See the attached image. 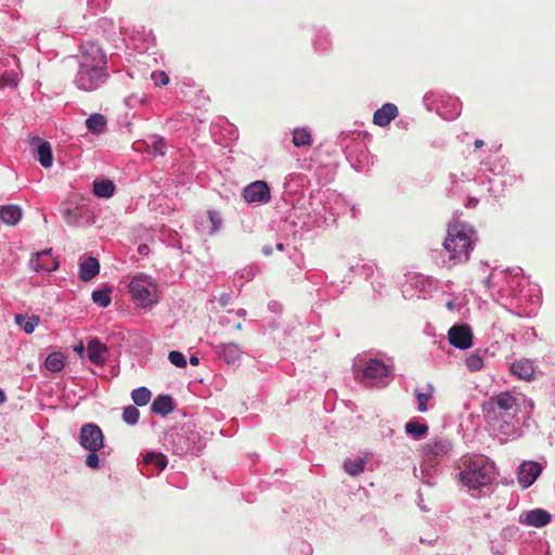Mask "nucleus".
Here are the masks:
<instances>
[{"instance_id": "2eb2a0df", "label": "nucleus", "mask_w": 555, "mask_h": 555, "mask_svg": "<svg viewBox=\"0 0 555 555\" xmlns=\"http://www.w3.org/2000/svg\"><path fill=\"white\" fill-rule=\"evenodd\" d=\"M450 450V443L446 440L429 441L423 447L424 456L428 462L437 461Z\"/></svg>"}, {"instance_id": "ddd939ff", "label": "nucleus", "mask_w": 555, "mask_h": 555, "mask_svg": "<svg viewBox=\"0 0 555 555\" xmlns=\"http://www.w3.org/2000/svg\"><path fill=\"white\" fill-rule=\"evenodd\" d=\"M552 519L551 514L542 508H534L524 513L519 521L526 526L541 528L546 526Z\"/></svg>"}, {"instance_id": "dca6fc26", "label": "nucleus", "mask_w": 555, "mask_h": 555, "mask_svg": "<svg viewBox=\"0 0 555 555\" xmlns=\"http://www.w3.org/2000/svg\"><path fill=\"white\" fill-rule=\"evenodd\" d=\"M509 371L519 379L530 382L534 379L535 369L530 360L521 359L516 360L511 364Z\"/></svg>"}, {"instance_id": "c9c22d12", "label": "nucleus", "mask_w": 555, "mask_h": 555, "mask_svg": "<svg viewBox=\"0 0 555 555\" xmlns=\"http://www.w3.org/2000/svg\"><path fill=\"white\" fill-rule=\"evenodd\" d=\"M139 417H140V412L135 406L128 405L124 409L122 420L125 423H127L129 425H134L138 423Z\"/></svg>"}, {"instance_id": "3c124183", "label": "nucleus", "mask_w": 555, "mask_h": 555, "mask_svg": "<svg viewBox=\"0 0 555 555\" xmlns=\"http://www.w3.org/2000/svg\"><path fill=\"white\" fill-rule=\"evenodd\" d=\"M146 250H147V246L146 245H141L139 246V253L141 255H145L146 254Z\"/></svg>"}, {"instance_id": "f3484780", "label": "nucleus", "mask_w": 555, "mask_h": 555, "mask_svg": "<svg viewBox=\"0 0 555 555\" xmlns=\"http://www.w3.org/2000/svg\"><path fill=\"white\" fill-rule=\"evenodd\" d=\"M33 146L36 150L38 160L44 168H49L53 163L52 147L48 141L36 138L33 141Z\"/></svg>"}, {"instance_id": "a211bd4d", "label": "nucleus", "mask_w": 555, "mask_h": 555, "mask_svg": "<svg viewBox=\"0 0 555 555\" xmlns=\"http://www.w3.org/2000/svg\"><path fill=\"white\" fill-rule=\"evenodd\" d=\"M398 115V108L392 103H386L373 116V122L379 127L389 125Z\"/></svg>"}, {"instance_id": "9b49d317", "label": "nucleus", "mask_w": 555, "mask_h": 555, "mask_svg": "<svg viewBox=\"0 0 555 555\" xmlns=\"http://www.w3.org/2000/svg\"><path fill=\"white\" fill-rule=\"evenodd\" d=\"M60 211L67 224L76 225L89 212V209L85 204L64 203Z\"/></svg>"}, {"instance_id": "864d4df0", "label": "nucleus", "mask_w": 555, "mask_h": 555, "mask_svg": "<svg viewBox=\"0 0 555 555\" xmlns=\"http://www.w3.org/2000/svg\"><path fill=\"white\" fill-rule=\"evenodd\" d=\"M5 400V395L4 392L0 389V404L3 403Z\"/></svg>"}, {"instance_id": "58836bf2", "label": "nucleus", "mask_w": 555, "mask_h": 555, "mask_svg": "<svg viewBox=\"0 0 555 555\" xmlns=\"http://www.w3.org/2000/svg\"><path fill=\"white\" fill-rule=\"evenodd\" d=\"M168 359L171 364H173L177 367H185L186 366V360L182 352L172 350L168 354Z\"/></svg>"}, {"instance_id": "1a4fd4ad", "label": "nucleus", "mask_w": 555, "mask_h": 555, "mask_svg": "<svg viewBox=\"0 0 555 555\" xmlns=\"http://www.w3.org/2000/svg\"><path fill=\"white\" fill-rule=\"evenodd\" d=\"M30 267L37 272H52L59 268V262L52 256V248H48L31 257Z\"/></svg>"}, {"instance_id": "5701e85b", "label": "nucleus", "mask_w": 555, "mask_h": 555, "mask_svg": "<svg viewBox=\"0 0 555 555\" xmlns=\"http://www.w3.org/2000/svg\"><path fill=\"white\" fill-rule=\"evenodd\" d=\"M86 126L93 133H102L106 129V118L102 114L94 113L87 118Z\"/></svg>"}, {"instance_id": "f03ea898", "label": "nucleus", "mask_w": 555, "mask_h": 555, "mask_svg": "<svg viewBox=\"0 0 555 555\" xmlns=\"http://www.w3.org/2000/svg\"><path fill=\"white\" fill-rule=\"evenodd\" d=\"M494 478V468L486 463L485 459L479 457L469 462L465 469L461 473L462 482L469 489L491 483Z\"/></svg>"}, {"instance_id": "49530a36", "label": "nucleus", "mask_w": 555, "mask_h": 555, "mask_svg": "<svg viewBox=\"0 0 555 555\" xmlns=\"http://www.w3.org/2000/svg\"><path fill=\"white\" fill-rule=\"evenodd\" d=\"M262 253L267 256H270L272 253H273V248L272 246L270 245H266L263 248H262Z\"/></svg>"}, {"instance_id": "7ed1b4c3", "label": "nucleus", "mask_w": 555, "mask_h": 555, "mask_svg": "<svg viewBox=\"0 0 555 555\" xmlns=\"http://www.w3.org/2000/svg\"><path fill=\"white\" fill-rule=\"evenodd\" d=\"M129 291L132 298L142 307L153 305L158 300L157 285L146 275L134 276L129 284Z\"/></svg>"}, {"instance_id": "37998d69", "label": "nucleus", "mask_w": 555, "mask_h": 555, "mask_svg": "<svg viewBox=\"0 0 555 555\" xmlns=\"http://www.w3.org/2000/svg\"><path fill=\"white\" fill-rule=\"evenodd\" d=\"M4 86H16V75L14 73H4L2 75Z\"/></svg>"}, {"instance_id": "0eeeda50", "label": "nucleus", "mask_w": 555, "mask_h": 555, "mask_svg": "<svg viewBox=\"0 0 555 555\" xmlns=\"http://www.w3.org/2000/svg\"><path fill=\"white\" fill-rule=\"evenodd\" d=\"M449 343L459 349L465 350L473 345V332L468 325H453L448 332Z\"/></svg>"}, {"instance_id": "72a5a7b5", "label": "nucleus", "mask_w": 555, "mask_h": 555, "mask_svg": "<svg viewBox=\"0 0 555 555\" xmlns=\"http://www.w3.org/2000/svg\"><path fill=\"white\" fill-rule=\"evenodd\" d=\"M428 431V426L425 423L409 422L405 424V433L414 438H421Z\"/></svg>"}, {"instance_id": "7c9ffc66", "label": "nucleus", "mask_w": 555, "mask_h": 555, "mask_svg": "<svg viewBox=\"0 0 555 555\" xmlns=\"http://www.w3.org/2000/svg\"><path fill=\"white\" fill-rule=\"evenodd\" d=\"M293 143L297 147L310 146L311 134L307 129L297 128L293 132Z\"/></svg>"}, {"instance_id": "ea45409f", "label": "nucleus", "mask_w": 555, "mask_h": 555, "mask_svg": "<svg viewBox=\"0 0 555 555\" xmlns=\"http://www.w3.org/2000/svg\"><path fill=\"white\" fill-rule=\"evenodd\" d=\"M98 451H89V454L86 457V465L92 469L99 468V456L96 454Z\"/></svg>"}, {"instance_id": "4468645a", "label": "nucleus", "mask_w": 555, "mask_h": 555, "mask_svg": "<svg viewBox=\"0 0 555 555\" xmlns=\"http://www.w3.org/2000/svg\"><path fill=\"white\" fill-rule=\"evenodd\" d=\"M88 359L95 365H104L108 349L98 338H92L87 345Z\"/></svg>"}, {"instance_id": "cd10ccee", "label": "nucleus", "mask_w": 555, "mask_h": 555, "mask_svg": "<svg viewBox=\"0 0 555 555\" xmlns=\"http://www.w3.org/2000/svg\"><path fill=\"white\" fill-rule=\"evenodd\" d=\"M496 405L504 411H509L516 406V399L508 391H502L493 399Z\"/></svg>"}, {"instance_id": "20e7f679", "label": "nucleus", "mask_w": 555, "mask_h": 555, "mask_svg": "<svg viewBox=\"0 0 555 555\" xmlns=\"http://www.w3.org/2000/svg\"><path fill=\"white\" fill-rule=\"evenodd\" d=\"M79 68L82 69H102L106 70V55L101 47L94 42H88L81 46L78 56Z\"/></svg>"}, {"instance_id": "f257e3e1", "label": "nucleus", "mask_w": 555, "mask_h": 555, "mask_svg": "<svg viewBox=\"0 0 555 555\" xmlns=\"http://www.w3.org/2000/svg\"><path fill=\"white\" fill-rule=\"evenodd\" d=\"M472 234L473 231L464 223L454 222L448 225L443 247L450 254L449 261H452L449 267L468 261L473 249Z\"/></svg>"}, {"instance_id": "79ce46f5", "label": "nucleus", "mask_w": 555, "mask_h": 555, "mask_svg": "<svg viewBox=\"0 0 555 555\" xmlns=\"http://www.w3.org/2000/svg\"><path fill=\"white\" fill-rule=\"evenodd\" d=\"M208 217L212 223V231H218L220 229V225H221V218L219 216V214L217 211H214V210H209L208 211Z\"/></svg>"}, {"instance_id": "de8ad7c7", "label": "nucleus", "mask_w": 555, "mask_h": 555, "mask_svg": "<svg viewBox=\"0 0 555 555\" xmlns=\"http://www.w3.org/2000/svg\"><path fill=\"white\" fill-rule=\"evenodd\" d=\"M229 299H230V298H229V296H228L227 294H223V295H221V297H220V304H221L222 306H227V305H228V302H229Z\"/></svg>"}, {"instance_id": "c03bdc74", "label": "nucleus", "mask_w": 555, "mask_h": 555, "mask_svg": "<svg viewBox=\"0 0 555 555\" xmlns=\"http://www.w3.org/2000/svg\"><path fill=\"white\" fill-rule=\"evenodd\" d=\"M166 143H165V140L163 138H159V139H156L153 143V147L154 150L160 154V155H164L165 152H164V147H165Z\"/></svg>"}, {"instance_id": "e433bc0d", "label": "nucleus", "mask_w": 555, "mask_h": 555, "mask_svg": "<svg viewBox=\"0 0 555 555\" xmlns=\"http://www.w3.org/2000/svg\"><path fill=\"white\" fill-rule=\"evenodd\" d=\"M176 453L185 454L190 451V446L186 443V436L184 433H177L173 439Z\"/></svg>"}, {"instance_id": "f704fd0d", "label": "nucleus", "mask_w": 555, "mask_h": 555, "mask_svg": "<svg viewBox=\"0 0 555 555\" xmlns=\"http://www.w3.org/2000/svg\"><path fill=\"white\" fill-rule=\"evenodd\" d=\"M232 311H228V314H231ZM236 321L232 320L230 315H225L221 318V324L223 325H232L235 330H242V319L245 317V310L240 309L235 312Z\"/></svg>"}, {"instance_id": "473e14b6", "label": "nucleus", "mask_w": 555, "mask_h": 555, "mask_svg": "<svg viewBox=\"0 0 555 555\" xmlns=\"http://www.w3.org/2000/svg\"><path fill=\"white\" fill-rule=\"evenodd\" d=\"M143 462L145 464H154L159 470L166 468L168 461L163 453L149 452L144 455Z\"/></svg>"}, {"instance_id": "4be33fe9", "label": "nucleus", "mask_w": 555, "mask_h": 555, "mask_svg": "<svg viewBox=\"0 0 555 555\" xmlns=\"http://www.w3.org/2000/svg\"><path fill=\"white\" fill-rule=\"evenodd\" d=\"M0 219L9 225H15L22 219V210L16 205H4L0 208Z\"/></svg>"}, {"instance_id": "8fccbe9b", "label": "nucleus", "mask_w": 555, "mask_h": 555, "mask_svg": "<svg viewBox=\"0 0 555 555\" xmlns=\"http://www.w3.org/2000/svg\"><path fill=\"white\" fill-rule=\"evenodd\" d=\"M190 363H191L192 365H197V364L199 363V359H198L197 357H195V356H192V357L190 358Z\"/></svg>"}, {"instance_id": "39448f33", "label": "nucleus", "mask_w": 555, "mask_h": 555, "mask_svg": "<svg viewBox=\"0 0 555 555\" xmlns=\"http://www.w3.org/2000/svg\"><path fill=\"white\" fill-rule=\"evenodd\" d=\"M106 70L79 68L75 77V85L80 90L91 92L99 89L100 86L106 81Z\"/></svg>"}, {"instance_id": "6ab92c4d", "label": "nucleus", "mask_w": 555, "mask_h": 555, "mask_svg": "<svg viewBox=\"0 0 555 555\" xmlns=\"http://www.w3.org/2000/svg\"><path fill=\"white\" fill-rule=\"evenodd\" d=\"M217 353L228 364H235L241 360L242 350L238 345L228 343L218 346Z\"/></svg>"}, {"instance_id": "f8f14e48", "label": "nucleus", "mask_w": 555, "mask_h": 555, "mask_svg": "<svg viewBox=\"0 0 555 555\" xmlns=\"http://www.w3.org/2000/svg\"><path fill=\"white\" fill-rule=\"evenodd\" d=\"M542 467L537 462H524L518 468V482L522 488L530 487L541 474Z\"/></svg>"}, {"instance_id": "6e6552de", "label": "nucleus", "mask_w": 555, "mask_h": 555, "mask_svg": "<svg viewBox=\"0 0 555 555\" xmlns=\"http://www.w3.org/2000/svg\"><path fill=\"white\" fill-rule=\"evenodd\" d=\"M243 197L247 203H268L271 198L270 188L264 181H255L244 188Z\"/></svg>"}, {"instance_id": "09e8293b", "label": "nucleus", "mask_w": 555, "mask_h": 555, "mask_svg": "<svg viewBox=\"0 0 555 555\" xmlns=\"http://www.w3.org/2000/svg\"><path fill=\"white\" fill-rule=\"evenodd\" d=\"M483 145H485V142H483V140H481V139H477V140L474 142V146H475L476 149H481Z\"/></svg>"}, {"instance_id": "c85d7f7f", "label": "nucleus", "mask_w": 555, "mask_h": 555, "mask_svg": "<svg viewBox=\"0 0 555 555\" xmlns=\"http://www.w3.org/2000/svg\"><path fill=\"white\" fill-rule=\"evenodd\" d=\"M435 391V388L433 385L428 384L426 386V390L425 391H421L418 389L415 390V397L417 399V402H418V411L420 412H426L427 411V403L429 401V399L433 397V393Z\"/></svg>"}, {"instance_id": "aec40b11", "label": "nucleus", "mask_w": 555, "mask_h": 555, "mask_svg": "<svg viewBox=\"0 0 555 555\" xmlns=\"http://www.w3.org/2000/svg\"><path fill=\"white\" fill-rule=\"evenodd\" d=\"M79 269L80 280L88 282L99 274L100 262L94 257H88L82 262H80Z\"/></svg>"}, {"instance_id": "2f4dec72", "label": "nucleus", "mask_w": 555, "mask_h": 555, "mask_svg": "<svg viewBox=\"0 0 555 555\" xmlns=\"http://www.w3.org/2000/svg\"><path fill=\"white\" fill-rule=\"evenodd\" d=\"M151 396L152 393L146 387H139L131 392L133 402L140 406L146 405L151 400Z\"/></svg>"}, {"instance_id": "4c0bfd02", "label": "nucleus", "mask_w": 555, "mask_h": 555, "mask_svg": "<svg viewBox=\"0 0 555 555\" xmlns=\"http://www.w3.org/2000/svg\"><path fill=\"white\" fill-rule=\"evenodd\" d=\"M466 366L469 371L476 372L483 366V359L478 354H470L466 358Z\"/></svg>"}, {"instance_id": "a18cd8bd", "label": "nucleus", "mask_w": 555, "mask_h": 555, "mask_svg": "<svg viewBox=\"0 0 555 555\" xmlns=\"http://www.w3.org/2000/svg\"><path fill=\"white\" fill-rule=\"evenodd\" d=\"M85 350H86V348H85V346H83V344H82V343H80L78 346H76V347H75V351H76L80 357H82V356H83Z\"/></svg>"}, {"instance_id": "9d476101", "label": "nucleus", "mask_w": 555, "mask_h": 555, "mask_svg": "<svg viewBox=\"0 0 555 555\" xmlns=\"http://www.w3.org/2000/svg\"><path fill=\"white\" fill-rule=\"evenodd\" d=\"M388 366L380 360L371 359L363 367V378L371 385L382 382L388 375Z\"/></svg>"}, {"instance_id": "423d86ee", "label": "nucleus", "mask_w": 555, "mask_h": 555, "mask_svg": "<svg viewBox=\"0 0 555 555\" xmlns=\"http://www.w3.org/2000/svg\"><path fill=\"white\" fill-rule=\"evenodd\" d=\"M79 442L88 451H100L104 447V435L96 424L88 423L80 428Z\"/></svg>"}, {"instance_id": "412c9836", "label": "nucleus", "mask_w": 555, "mask_h": 555, "mask_svg": "<svg viewBox=\"0 0 555 555\" xmlns=\"http://www.w3.org/2000/svg\"><path fill=\"white\" fill-rule=\"evenodd\" d=\"M173 400L168 395H160L156 397L151 405L152 412L159 414L162 416L168 415L173 411Z\"/></svg>"}, {"instance_id": "a878e982", "label": "nucleus", "mask_w": 555, "mask_h": 555, "mask_svg": "<svg viewBox=\"0 0 555 555\" xmlns=\"http://www.w3.org/2000/svg\"><path fill=\"white\" fill-rule=\"evenodd\" d=\"M366 459L360 457L358 460H346L344 462V469L350 476H358L364 472Z\"/></svg>"}, {"instance_id": "b1692460", "label": "nucleus", "mask_w": 555, "mask_h": 555, "mask_svg": "<svg viewBox=\"0 0 555 555\" xmlns=\"http://www.w3.org/2000/svg\"><path fill=\"white\" fill-rule=\"evenodd\" d=\"M115 185L111 180L94 181L93 192L98 197L109 198L113 196Z\"/></svg>"}, {"instance_id": "a19ab883", "label": "nucleus", "mask_w": 555, "mask_h": 555, "mask_svg": "<svg viewBox=\"0 0 555 555\" xmlns=\"http://www.w3.org/2000/svg\"><path fill=\"white\" fill-rule=\"evenodd\" d=\"M152 78L156 86H166L169 82V77L165 72H154Z\"/></svg>"}, {"instance_id": "c756f323", "label": "nucleus", "mask_w": 555, "mask_h": 555, "mask_svg": "<svg viewBox=\"0 0 555 555\" xmlns=\"http://www.w3.org/2000/svg\"><path fill=\"white\" fill-rule=\"evenodd\" d=\"M112 289L109 287H105L103 289L93 291L91 294L92 300L94 304L99 305L102 308H106L109 306Z\"/></svg>"}, {"instance_id": "5fc2aeb1", "label": "nucleus", "mask_w": 555, "mask_h": 555, "mask_svg": "<svg viewBox=\"0 0 555 555\" xmlns=\"http://www.w3.org/2000/svg\"><path fill=\"white\" fill-rule=\"evenodd\" d=\"M447 307H448V309H449V310H452V309H453V302H452V301H449V302L447 304Z\"/></svg>"}, {"instance_id": "bb28decb", "label": "nucleus", "mask_w": 555, "mask_h": 555, "mask_svg": "<svg viewBox=\"0 0 555 555\" xmlns=\"http://www.w3.org/2000/svg\"><path fill=\"white\" fill-rule=\"evenodd\" d=\"M44 364L50 372H60L64 367V356L61 352H52L47 357Z\"/></svg>"}, {"instance_id": "393cba45", "label": "nucleus", "mask_w": 555, "mask_h": 555, "mask_svg": "<svg viewBox=\"0 0 555 555\" xmlns=\"http://www.w3.org/2000/svg\"><path fill=\"white\" fill-rule=\"evenodd\" d=\"M39 322L40 318L35 314L29 318H25L23 314L15 315V323L21 325L26 334H31Z\"/></svg>"}, {"instance_id": "603ef678", "label": "nucleus", "mask_w": 555, "mask_h": 555, "mask_svg": "<svg viewBox=\"0 0 555 555\" xmlns=\"http://www.w3.org/2000/svg\"><path fill=\"white\" fill-rule=\"evenodd\" d=\"M275 248H276L278 250L282 251V250H284V244H283V243H278V244L275 245Z\"/></svg>"}]
</instances>
